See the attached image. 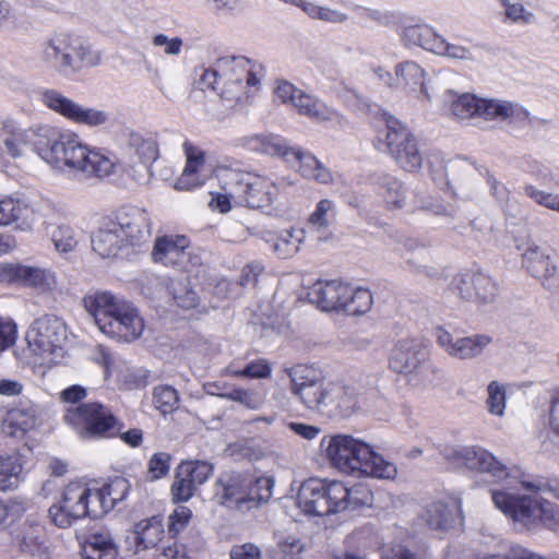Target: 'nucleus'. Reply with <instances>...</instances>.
I'll list each match as a JSON object with an SVG mask.
<instances>
[{
    "label": "nucleus",
    "mask_w": 559,
    "mask_h": 559,
    "mask_svg": "<svg viewBox=\"0 0 559 559\" xmlns=\"http://www.w3.org/2000/svg\"><path fill=\"white\" fill-rule=\"evenodd\" d=\"M38 157L53 170L84 178H104L115 171L116 162L99 150L83 144L75 133L61 132L48 124Z\"/></svg>",
    "instance_id": "f257e3e1"
},
{
    "label": "nucleus",
    "mask_w": 559,
    "mask_h": 559,
    "mask_svg": "<svg viewBox=\"0 0 559 559\" xmlns=\"http://www.w3.org/2000/svg\"><path fill=\"white\" fill-rule=\"evenodd\" d=\"M263 78L260 63L242 56H225L204 70L200 82L214 91L226 108H235L253 96Z\"/></svg>",
    "instance_id": "f03ea898"
},
{
    "label": "nucleus",
    "mask_w": 559,
    "mask_h": 559,
    "mask_svg": "<svg viewBox=\"0 0 559 559\" xmlns=\"http://www.w3.org/2000/svg\"><path fill=\"white\" fill-rule=\"evenodd\" d=\"M83 304L98 330L109 338L131 343L142 336L144 319L131 301L110 292L98 290L86 295Z\"/></svg>",
    "instance_id": "7ed1b4c3"
},
{
    "label": "nucleus",
    "mask_w": 559,
    "mask_h": 559,
    "mask_svg": "<svg viewBox=\"0 0 559 559\" xmlns=\"http://www.w3.org/2000/svg\"><path fill=\"white\" fill-rule=\"evenodd\" d=\"M371 491L364 486L348 488L340 480L310 478L300 486L297 506L308 516H326L369 506Z\"/></svg>",
    "instance_id": "20e7f679"
},
{
    "label": "nucleus",
    "mask_w": 559,
    "mask_h": 559,
    "mask_svg": "<svg viewBox=\"0 0 559 559\" xmlns=\"http://www.w3.org/2000/svg\"><path fill=\"white\" fill-rule=\"evenodd\" d=\"M235 146L251 153L270 157H278L290 164L297 163L296 171L305 179L330 186L335 182L333 171L314 154L301 146H293L280 134L252 133L239 136L234 141Z\"/></svg>",
    "instance_id": "39448f33"
},
{
    "label": "nucleus",
    "mask_w": 559,
    "mask_h": 559,
    "mask_svg": "<svg viewBox=\"0 0 559 559\" xmlns=\"http://www.w3.org/2000/svg\"><path fill=\"white\" fill-rule=\"evenodd\" d=\"M372 144L379 152L388 154L396 165L409 173L421 169L424 156L412 130L394 116L382 112L374 126Z\"/></svg>",
    "instance_id": "423d86ee"
},
{
    "label": "nucleus",
    "mask_w": 559,
    "mask_h": 559,
    "mask_svg": "<svg viewBox=\"0 0 559 559\" xmlns=\"http://www.w3.org/2000/svg\"><path fill=\"white\" fill-rule=\"evenodd\" d=\"M491 499L498 510L525 528L542 524L554 531L559 530V508L545 499L519 496L507 490H491Z\"/></svg>",
    "instance_id": "0eeeda50"
},
{
    "label": "nucleus",
    "mask_w": 559,
    "mask_h": 559,
    "mask_svg": "<svg viewBox=\"0 0 559 559\" xmlns=\"http://www.w3.org/2000/svg\"><path fill=\"white\" fill-rule=\"evenodd\" d=\"M63 420L82 440L116 438L123 427L110 408L98 402L68 408Z\"/></svg>",
    "instance_id": "6e6552de"
},
{
    "label": "nucleus",
    "mask_w": 559,
    "mask_h": 559,
    "mask_svg": "<svg viewBox=\"0 0 559 559\" xmlns=\"http://www.w3.org/2000/svg\"><path fill=\"white\" fill-rule=\"evenodd\" d=\"M452 114L460 120L481 118L486 121L525 122L530 112L522 105L507 99L481 98L471 93L459 95L451 105Z\"/></svg>",
    "instance_id": "1a4fd4ad"
},
{
    "label": "nucleus",
    "mask_w": 559,
    "mask_h": 559,
    "mask_svg": "<svg viewBox=\"0 0 559 559\" xmlns=\"http://www.w3.org/2000/svg\"><path fill=\"white\" fill-rule=\"evenodd\" d=\"M95 488L82 480L69 483L61 491L60 499L49 508L51 522L61 528L72 526L84 518H99Z\"/></svg>",
    "instance_id": "9d476101"
},
{
    "label": "nucleus",
    "mask_w": 559,
    "mask_h": 559,
    "mask_svg": "<svg viewBox=\"0 0 559 559\" xmlns=\"http://www.w3.org/2000/svg\"><path fill=\"white\" fill-rule=\"evenodd\" d=\"M274 98L292 107L300 116L318 123H333L338 127L347 124L346 118L335 108L325 104L318 96L307 93L287 80H276L273 87Z\"/></svg>",
    "instance_id": "9b49d317"
},
{
    "label": "nucleus",
    "mask_w": 559,
    "mask_h": 559,
    "mask_svg": "<svg viewBox=\"0 0 559 559\" xmlns=\"http://www.w3.org/2000/svg\"><path fill=\"white\" fill-rule=\"evenodd\" d=\"M67 338V324L52 314L35 319L25 333L27 350L35 364L53 361L55 357L61 355Z\"/></svg>",
    "instance_id": "f8f14e48"
},
{
    "label": "nucleus",
    "mask_w": 559,
    "mask_h": 559,
    "mask_svg": "<svg viewBox=\"0 0 559 559\" xmlns=\"http://www.w3.org/2000/svg\"><path fill=\"white\" fill-rule=\"evenodd\" d=\"M231 181L229 189L238 203L251 209H263L271 205L277 197L276 183L267 176L230 168Z\"/></svg>",
    "instance_id": "ddd939ff"
},
{
    "label": "nucleus",
    "mask_w": 559,
    "mask_h": 559,
    "mask_svg": "<svg viewBox=\"0 0 559 559\" xmlns=\"http://www.w3.org/2000/svg\"><path fill=\"white\" fill-rule=\"evenodd\" d=\"M449 289L459 300L476 306L493 302L499 294L497 281L481 269H468L455 274Z\"/></svg>",
    "instance_id": "4468645a"
},
{
    "label": "nucleus",
    "mask_w": 559,
    "mask_h": 559,
    "mask_svg": "<svg viewBox=\"0 0 559 559\" xmlns=\"http://www.w3.org/2000/svg\"><path fill=\"white\" fill-rule=\"evenodd\" d=\"M292 392L309 409H318L334 402L335 385L325 382L321 372L308 366L294 368Z\"/></svg>",
    "instance_id": "2eb2a0df"
},
{
    "label": "nucleus",
    "mask_w": 559,
    "mask_h": 559,
    "mask_svg": "<svg viewBox=\"0 0 559 559\" xmlns=\"http://www.w3.org/2000/svg\"><path fill=\"white\" fill-rule=\"evenodd\" d=\"M110 221L129 253L142 250L150 242L152 219L145 210L124 206L118 210Z\"/></svg>",
    "instance_id": "dca6fc26"
},
{
    "label": "nucleus",
    "mask_w": 559,
    "mask_h": 559,
    "mask_svg": "<svg viewBox=\"0 0 559 559\" xmlns=\"http://www.w3.org/2000/svg\"><path fill=\"white\" fill-rule=\"evenodd\" d=\"M214 471L213 464L201 460H187L175 469L174 481L170 486V497L175 503L188 502L205 484Z\"/></svg>",
    "instance_id": "f3484780"
},
{
    "label": "nucleus",
    "mask_w": 559,
    "mask_h": 559,
    "mask_svg": "<svg viewBox=\"0 0 559 559\" xmlns=\"http://www.w3.org/2000/svg\"><path fill=\"white\" fill-rule=\"evenodd\" d=\"M47 128L48 124H33L24 128L13 119L4 120L0 129V139L5 153L12 158H21L31 147L38 156L37 146L43 145Z\"/></svg>",
    "instance_id": "a211bd4d"
},
{
    "label": "nucleus",
    "mask_w": 559,
    "mask_h": 559,
    "mask_svg": "<svg viewBox=\"0 0 559 559\" xmlns=\"http://www.w3.org/2000/svg\"><path fill=\"white\" fill-rule=\"evenodd\" d=\"M346 475L393 480L397 466L376 451L374 447L360 439Z\"/></svg>",
    "instance_id": "6ab92c4d"
},
{
    "label": "nucleus",
    "mask_w": 559,
    "mask_h": 559,
    "mask_svg": "<svg viewBox=\"0 0 559 559\" xmlns=\"http://www.w3.org/2000/svg\"><path fill=\"white\" fill-rule=\"evenodd\" d=\"M390 369L399 374L424 377L436 368L427 361V353L414 338L399 340L389 356Z\"/></svg>",
    "instance_id": "aec40b11"
},
{
    "label": "nucleus",
    "mask_w": 559,
    "mask_h": 559,
    "mask_svg": "<svg viewBox=\"0 0 559 559\" xmlns=\"http://www.w3.org/2000/svg\"><path fill=\"white\" fill-rule=\"evenodd\" d=\"M447 460L457 468L489 474L493 479L508 476L507 466L489 451L479 447H460L445 453Z\"/></svg>",
    "instance_id": "412c9836"
},
{
    "label": "nucleus",
    "mask_w": 559,
    "mask_h": 559,
    "mask_svg": "<svg viewBox=\"0 0 559 559\" xmlns=\"http://www.w3.org/2000/svg\"><path fill=\"white\" fill-rule=\"evenodd\" d=\"M435 336L439 347L449 357L457 360L475 359L492 343V337L488 334L455 336L441 326L435 330Z\"/></svg>",
    "instance_id": "4be33fe9"
},
{
    "label": "nucleus",
    "mask_w": 559,
    "mask_h": 559,
    "mask_svg": "<svg viewBox=\"0 0 559 559\" xmlns=\"http://www.w3.org/2000/svg\"><path fill=\"white\" fill-rule=\"evenodd\" d=\"M462 500L455 495L442 496L427 503L420 514V521L431 530L448 531L463 522Z\"/></svg>",
    "instance_id": "5701e85b"
},
{
    "label": "nucleus",
    "mask_w": 559,
    "mask_h": 559,
    "mask_svg": "<svg viewBox=\"0 0 559 559\" xmlns=\"http://www.w3.org/2000/svg\"><path fill=\"white\" fill-rule=\"evenodd\" d=\"M189 246L190 241L183 235H165L157 237L151 253L152 260L164 266L189 271Z\"/></svg>",
    "instance_id": "b1692460"
},
{
    "label": "nucleus",
    "mask_w": 559,
    "mask_h": 559,
    "mask_svg": "<svg viewBox=\"0 0 559 559\" xmlns=\"http://www.w3.org/2000/svg\"><path fill=\"white\" fill-rule=\"evenodd\" d=\"M40 215L32 204L13 197L0 198V227L15 225L22 231H32Z\"/></svg>",
    "instance_id": "393cba45"
},
{
    "label": "nucleus",
    "mask_w": 559,
    "mask_h": 559,
    "mask_svg": "<svg viewBox=\"0 0 559 559\" xmlns=\"http://www.w3.org/2000/svg\"><path fill=\"white\" fill-rule=\"evenodd\" d=\"M360 438L347 433L324 436L320 449L331 466L346 474Z\"/></svg>",
    "instance_id": "a878e982"
},
{
    "label": "nucleus",
    "mask_w": 559,
    "mask_h": 559,
    "mask_svg": "<svg viewBox=\"0 0 559 559\" xmlns=\"http://www.w3.org/2000/svg\"><path fill=\"white\" fill-rule=\"evenodd\" d=\"M182 148L186 156V165L174 187L179 191H189L205 183V175L203 174L205 152L189 141L183 142Z\"/></svg>",
    "instance_id": "bb28decb"
},
{
    "label": "nucleus",
    "mask_w": 559,
    "mask_h": 559,
    "mask_svg": "<svg viewBox=\"0 0 559 559\" xmlns=\"http://www.w3.org/2000/svg\"><path fill=\"white\" fill-rule=\"evenodd\" d=\"M165 535L159 516H152L136 522L126 535V544L134 555L154 548Z\"/></svg>",
    "instance_id": "cd10ccee"
},
{
    "label": "nucleus",
    "mask_w": 559,
    "mask_h": 559,
    "mask_svg": "<svg viewBox=\"0 0 559 559\" xmlns=\"http://www.w3.org/2000/svg\"><path fill=\"white\" fill-rule=\"evenodd\" d=\"M102 52L78 35L70 34L63 75L76 74L83 69L100 64Z\"/></svg>",
    "instance_id": "c85d7f7f"
},
{
    "label": "nucleus",
    "mask_w": 559,
    "mask_h": 559,
    "mask_svg": "<svg viewBox=\"0 0 559 559\" xmlns=\"http://www.w3.org/2000/svg\"><path fill=\"white\" fill-rule=\"evenodd\" d=\"M246 474L224 473L213 485V496L217 503L231 509H245Z\"/></svg>",
    "instance_id": "c756f323"
},
{
    "label": "nucleus",
    "mask_w": 559,
    "mask_h": 559,
    "mask_svg": "<svg viewBox=\"0 0 559 559\" xmlns=\"http://www.w3.org/2000/svg\"><path fill=\"white\" fill-rule=\"evenodd\" d=\"M395 79L391 88L403 91L407 95L419 94L429 98L426 87L428 73L418 62L406 60L399 62L394 68Z\"/></svg>",
    "instance_id": "7c9ffc66"
},
{
    "label": "nucleus",
    "mask_w": 559,
    "mask_h": 559,
    "mask_svg": "<svg viewBox=\"0 0 559 559\" xmlns=\"http://www.w3.org/2000/svg\"><path fill=\"white\" fill-rule=\"evenodd\" d=\"M348 293V283L338 280L319 281L310 287L308 297L321 310L333 311L342 310Z\"/></svg>",
    "instance_id": "2f4dec72"
},
{
    "label": "nucleus",
    "mask_w": 559,
    "mask_h": 559,
    "mask_svg": "<svg viewBox=\"0 0 559 559\" xmlns=\"http://www.w3.org/2000/svg\"><path fill=\"white\" fill-rule=\"evenodd\" d=\"M522 264L532 276L540 280L543 284L550 281L556 274V265L548 250L534 242L524 246Z\"/></svg>",
    "instance_id": "473e14b6"
},
{
    "label": "nucleus",
    "mask_w": 559,
    "mask_h": 559,
    "mask_svg": "<svg viewBox=\"0 0 559 559\" xmlns=\"http://www.w3.org/2000/svg\"><path fill=\"white\" fill-rule=\"evenodd\" d=\"M70 33H58L46 38L38 47L37 59L46 68L64 72Z\"/></svg>",
    "instance_id": "72a5a7b5"
},
{
    "label": "nucleus",
    "mask_w": 559,
    "mask_h": 559,
    "mask_svg": "<svg viewBox=\"0 0 559 559\" xmlns=\"http://www.w3.org/2000/svg\"><path fill=\"white\" fill-rule=\"evenodd\" d=\"M81 556L83 559H123L117 540L108 530H100L82 543Z\"/></svg>",
    "instance_id": "f704fd0d"
},
{
    "label": "nucleus",
    "mask_w": 559,
    "mask_h": 559,
    "mask_svg": "<svg viewBox=\"0 0 559 559\" xmlns=\"http://www.w3.org/2000/svg\"><path fill=\"white\" fill-rule=\"evenodd\" d=\"M109 219L92 237L93 251L103 259L116 258L119 254H130L120 234Z\"/></svg>",
    "instance_id": "c9c22d12"
},
{
    "label": "nucleus",
    "mask_w": 559,
    "mask_h": 559,
    "mask_svg": "<svg viewBox=\"0 0 559 559\" xmlns=\"http://www.w3.org/2000/svg\"><path fill=\"white\" fill-rule=\"evenodd\" d=\"M337 216V207L334 201L321 199L314 206L307 219L310 233H313L319 240H326L332 236L331 227Z\"/></svg>",
    "instance_id": "e433bc0d"
},
{
    "label": "nucleus",
    "mask_w": 559,
    "mask_h": 559,
    "mask_svg": "<svg viewBox=\"0 0 559 559\" xmlns=\"http://www.w3.org/2000/svg\"><path fill=\"white\" fill-rule=\"evenodd\" d=\"M305 238L306 230L304 228L292 227L277 234L267 233L265 241L277 257L287 259L294 257L300 250Z\"/></svg>",
    "instance_id": "4c0bfd02"
},
{
    "label": "nucleus",
    "mask_w": 559,
    "mask_h": 559,
    "mask_svg": "<svg viewBox=\"0 0 559 559\" xmlns=\"http://www.w3.org/2000/svg\"><path fill=\"white\" fill-rule=\"evenodd\" d=\"M401 40L407 47H420L436 55L442 35L429 24H414L403 27Z\"/></svg>",
    "instance_id": "58836bf2"
},
{
    "label": "nucleus",
    "mask_w": 559,
    "mask_h": 559,
    "mask_svg": "<svg viewBox=\"0 0 559 559\" xmlns=\"http://www.w3.org/2000/svg\"><path fill=\"white\" fill-rule=\"evenodd\" d=\"M129 491L128 480L122 477H116L102 488H95V498L100 516L111 511L116 504L126 499Z\"/></svg>",
    "instance_id": "ea45409f"
},
{
    "label": "nucleus",
    "mask_w": 559,
    "mask_h": 559,
    "mask_svg": "<svg viewBox=\"0 0 559 559\" xmlns=\"http://www.w3.org/2000/svg\"><path fill=\"white\" fill-rule=\"evenodd\" d=\"M436 56L467 64H478L481 62L478 45L466 46L461 43L449 41L443 36L439 43Z\"/></svg>",
    "instance_id": "a19ab883"
},
{
    "label": "nucleus",
    "mask_w": 559,
    "mask_h": 559,
    "mask_svg": "<svg viewBox=\"0 0 559 559\" xmlns=\"http://www.w3.org/2000/svg\"><path fill=\"white\" fill-rule=\"evenodd\" d=\"M39 100L44 106L53 112L60 115L67 120L71 121L79 103L72 98L63 95L60 91L55 88H45L39 93Z\"/></svg>",
    "instance_id": "79ce46f5"
},
{
    "label": "nucleus",
    "mask_w": 559,
    "mask_h": 559,
    "mask_svg": "<svg viewBox=\"0 0 559 559\" xmlns=\"http://www.w3.org/2000/svg\"><path fill=\"white\" fill-rule=\"evenodd\" d=\"M127 143L143 162H154L158 157V144L152 134L132 131Z\"/></svg>",
    "instance_id": "37998d69"
},
{
    "label": "nucleus",
    "mask_w": 559,
    "mask_h": 559,
    "mask_svg": "<svg viewBox=\"0 0 559 559\" xmlns=\"http://www.w3.org/2000/svg\"><path fill=\"white\" fill-rule=\"evenodd\" d=\"M37 408L33 404L15 407L8 415L7 425L12 428L9 433L13 436L25 433L35 426Z\"/></svg>",
    "instance_id": "c03bdc74"
},
{
    "label": "nucleus",
    "mask_w": 559,
    "mask_h": 559,
    "mask_svg": "<svg viewBox=\"0 0 559 559\" xmlns=\"http://www.w3.org/2000/svg\"><path fill=\"white\" fill-rule=\"evenodd\" d=\"M348 290L342 310L352 316L367 313L373 304L371 292L367 288L354 287L350 284H348Z\"/></svg>",
    "instance_id": "a18cd8bd"
},
{
    "label": "nucleus",
    "mask_w": 559,
    "mask_h": 559,
    "mask_svg": "<svg viewBox=\"0 0 559 559\" xmlns=\"http://www.w3.org/2000/svg\"><path fill=\"white\" fill-rule=\"evenodd\" d=\"M22 463L17 456H0V491L11 490L21 481Z\"/></svg>",
    "instance_id": "49530a36"
},
{
    "label": "nucleus",
    "mask_w": 559,
    "mask_h": 559,
    "mask_svg": "<svg viewBox=\"0 0 559 559\" xmlns=\"http://www.w3.org/2000/svg\"><path fill=\"white\" fill-rule=\"evenodd\" d=\"M405 188L396 178L384 176L381 179L379 194L388 207L401 209L405 203Z\"/></svg>",
    "instance_id": "de8ad7c7"
},
{
    "label": "nucleus",
    "mask_w": 559,
    "mask_h": 559,
    "mask_svg": "<svg viewBox=\"0 0 559 559\" xmlns=\"http://www.w3.org/2000/svg\"><path fill=\"white\" fill-rule=\"evenodd\" d=\"M218 177L223 192L214 195L210 202V205L213 210H216L219 213H227L234 205H240V203H238V201L231 197L233 192L229 189V183L233 181L230 168L222 169L218 174Z\"/></svg>",
    "instance_id": "09e8293b"
},
{
    "label": "nucleus",
    "mask_w": 559,
    "mask_h": 559,
    "mask_svg": "<svg viewBox=\"0 0 559 559\" xmlns=\"http://www.w3.org/2000/svg\"><path fill=\"white\" fill-rule=\"evenodd\" d=\"M503 9L504 21L520 26L535 23V14L527 10L522 2L512 0H498Z\"/></svg>",
    "instance_id": "8fccbe9b"
},
{
    "label": "nucleus",
    "mask_w": 559,
    "mask_h": 559,
    "mask_svg": "<svg viewBox=\"0 0 559 559\" xmlns=\"http://www.w3.org/2000/svg\"><path fill=\"white\" fill-rule=\"evenodd\" d=\"M51 240L58 252H72L80 242V233L69 225H59L51 233Z\"/></svg>",
    "instance_id": "3c124183"
},
{
    "label": "nucleus",
    "mask_w": 559,
    "mask_h": 559,
    "mask_svg": "<svg viewBox=\"0 0 559 559\" xmlns=\"http://www.w3.org/2000/svg\"><path fill=\"white\" fill-rule=\"evenodd\" d=\"M55 284L56 276L51 271L24 265L22 285L47 290L51 289Z\"/></svg>",
    "instance_id": "603ef678"
},
{
    "label": "nucleus",
    "mask_w": 559,
    "mask_h": 559,
    "mask_svg": "<svg viewBox=\"0 0 559 559\" xmlns=\"http://www.w3.org/2000/svg\"><path fill=\"white\" fill-rule=\"evenodd\" d=\"M486 406L491 415L502 417L507 408V386L499 381H491L487 386Z\"/></svg>",
    "instance_id": "864d4df0"
},
{
    "label": "nucleus",
    "mask_w": 559,
    "mask_h": 559,
    "mask_svg": "<svg viewBox=\"0 0 559 559\" xmlns=\"http://www.w3.org/2000/svg\"><path fill=\"white\" fill-rule=\"evenodd\" d=\"M153 402L155 407L163 414L167 415L177 409L179 404L178 391L167 384L157 385L153 391Z\"/></svg>",
    "instance_id": "5fc2aeb1"
},
{
    "label": "nucleus",
    "mask_w": 559,
    "mask_h": 559,
    "mask_svg": "<svg viewBox=\"0 0 559 559\" xmlns=\"http://www.w3.org/2000/svg\"><path fill=\"white\" fill-rule=\"evenodd\" d=\"M168 290L178 307L191 309L198 305L197 293L190 288L189 283L181 280H171Z\"/></svg>",
    "instance_id": "6e6d98bb"
},
{
    "label": "nucleus",
    "mask_w": 559,
    "mask_h": 559,
    "mask_svg": "<svg viewBox=\"0 0 559 559\" xmlns=\"http://www.w3.org/2000/svg\"><path fill=\"white\" fill-rule=\"evenodd\" d=\"M218 394L219 397L237 402L249 409H258L263 403L262 397L257 392L239 386L225 388Z\"/></svg>",
    "instance_id": "4d7b16f0"
},
{
    "label": "nucleus",
    "mask_w": 559,
    "mask_h": 559,
    "mask_svg": "<svg viewBox=\"0 0 559 559\" xmlns=\"http://www.w3.org/2000/svg\"><path fill=\"white\" fill-rule=\"evenodd\" d=\"M21 550L35 555L40 550L43 544V528L40 525H23L17 536Z\"/></svg>",
    "instance_id": "13d9d810"
},
{
    "label": "nucleus",
    "mask_w": 559,
    "mask_h": 559,
    "mask_svg": "<svg viewBox=\"0 0 559 559\" xmlns=\"http://www.w3.org/2000/svg\"><path fill=\"white\" fill-rule=\"evenodd\" d=\"M108 120L109 115L107 111L79 104L71 122L96 128L107 123Z\"/></svg>",
    "instance_id": "bf43d9fd"
},
{
    "label": "nucleus",
    "mask_w": 559,
    "mask_h": 559,
    "mask_svg": "<svg viewBox=\"0 0 559 559\" xmlns=\"http://www.w3.org/2000/svg\"><path fill=\"white\" fill-rule=\"evenodd\" d=\"M228 373L234 377H242L250 379H266L272 373V367L266 359L260 358L249 362L241 370L228 369Z\"/></svg>",
    "instance_id": "052dcab7"
},
{
    "label": "nucleus",
    "mask_w": 559,
    "mask_h": 559,
    "mask_svg": "<svg viewBox=\"0 0 559 559\" xmlns=\"http://www.w3.org/2000/svg\"><path fill=\"white\" fill-rule=\"evenodd\" d=\"M524 193L538 205L559 213V193L546 192L533 185H526Z\"/></svg>",
    "instance_id": "680f3d73"
},
{
    "label": "nucleus",
    "mask_w": 559,
    "mask_h": 559,
    "mask_svg": "<svg viewBox=\"0 0 559 559\" xmlns=\"http://www.w3.org/2000/svg\"><path fill=\"white\" fill-rule=\"evenodd\" d=\"M381 559H427L425 554L415 552L400 543H389L381 548Z\"/></svg>",
    "instance_id": "e2e57ef3"
},
{
    "label": "nucleus",
    "mask_w": 559,
    "mask_h": 559,
    "mask_svg": "<svg viewBox=\"0 0 559 559\" xmlns=\"http://www.w3.org/2000/svg\"><path fill=\"white\" fill-rule=\"evenodd\" d=\"M171 455L166 452L154 453L147 463V472L153 480L160 479L169 473Z\"/></svg>",
    "instance_id": "0e129e2a"
},
{
    "label": "nucleus",
    "mask_w": 559,
    "mask_h": 559,
    "mask_svg": "<svg viewBox=\"0 0 559 559\" xmlns=\"http://www.w3.org/2000/svg\"><path fill=\"white\" fill-rule=\"evenodd\" d=\"M17 338V325L13 319L0 316V355L12 347Z\"/></svg>",
    "instance_id": "69168bd1"
},
{
    "label": "nucleus",
    "mask_w": 559,
    "mask_h": 559,
    "mask_svg": "<svg viewBox=\"0 0 559 559\" xmlns=\"http://www.w3.org/2000/svg\"><path fill=\"white\" fill-rule=\"evenodd\" d=\"M155 48H163L166 56H179L182 51L183 40L180 37H168L165 34H155L152 37Z\"/></svg>",
    "instance_id": "338daca9"
},
{
    "label": "nucleus",
    "mask_w": 559,
    "mask_h": 559,
    "mask_svg": "<svg viewBox=\"0 0 559 559\" xmlns=\"http://www.w3.org/2000/svg\"><path fill=\"white\" fill-rule=\"evenodd\" d=\"M192 516V511L185 506H180L169 516L168 531L170 534L180 533L189 523Z\"/></svg>",
    "instance_id": "774afa93"
}]
</instances>
